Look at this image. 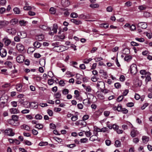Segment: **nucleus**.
Wrapping results in <instances>:
<instances>
[{"instance_id": "f257e3e1", "label": "nucleus", "mask_w": 152, "mask_h": 152, "mask_svg": "<svg viewBox=\"0 0 152 152\" xmlns=\"http://www.w3.org/2000/svg\"><path fill=\"white\" fill-rule=\"evenodd\" d=\"M24 106L26 108H28L30 106L33 108L35 109H37L38 107V104L37 103L35 102H32L31 103H28V102H24L23 103Z\"/></svg>"}, {"instance_id": "f03ea898", "label": "nucleus", "mask_w": 152, "mask_h": 152, "mask_svg": "<svg viewBox=\"0 0 152 152\" xmlns=\"http://www.w3.org/2000/svg\"><path fill=\"white\" fill-rule=\"evenodd\" d=\"M8 99V96L6 94H4L2 96L0 99V105L1 107H3L6 105Z\"/></svg>"}, {"instance_id": "7ed1b4c3", "label": "nucleus", "mask_w": 152, "mask_h": 152, "mask_svg": "<svg viewBox=\"0 0 152 152\" xmlns=\"http://www.w3.org/2000/svg\"><path fill=\"white\" fill-rule=\"evenodd\" d=\"M140 73L142 75H146L145 81L146 83L150 81L151 80L150 75L151 74L149 72H146L145 70H141L140 71Z\"/></svg>"}, {"instance_id": "20e7f679", "label": "nucleus", "mask_w": 152, "mask_h": 152, "mask_svg": "<svg viewBox=\"0 0 152 152\" xmlns=\"http://www.w3.org/2000/svg\"><path fill=\"white\" fill-rule=\"evenodd\" d=\"M130 71L131 73L133 75H135L137 73V66L136 64H132L131 66L130 67Z\"/></svg>"}, {"instance_id": "39448f33", "label": "nucleus", "mask_w": 152, "mask_h": 152, "mask_svg": "<svg viewBox=\"0 0 152 152\" xmlns=\"http://www.w3.org/2000/svg\"><path fill=\"white\" fill-rule=\"evenodd\" d=\"M66 50L65 47L64 46L60 45L57 47H55L54 50L57 52H62Z\"/></svg>"}, {"instance_id": "423d86ee", "label": "nucleus", "mask_w": 152, "mask_h": 152, "mask_svg": "<svg viewBox=\"0 0 152 152\" xmlns=\"http://www.w3.org/2000/svg\"><path fill=\"white\" fill-rule=\"evenodd\" d=\"M5 132L7 135L10 136H13L15 134V133L12 132V129L10 128L7 129L5 131Z\"/></svg>"}, {"instance_id": "0eeeda50", "label": "nucleus", "mask_w": 152, "mask_h": 152, "mask_svg": "<svg viewBox=\"0 0 152 152\" xmlns=\"http://www.w3.org/2000/svg\"><path fill=\"white\" fill-rule=\"evenodd\" d=\"M24 60V57L22 55H20L16 58L17 61L19 63H21L23 62Z\"/></svg>"}, {"instance_id": "6e6552de", "label": "nucleus", "mask_w": 152, "mask_h": 152, "mask_svg": "<svg viewBox=\"0 0 152 152\" xmlns=\"http://www.w3.org/2000/svg\"><path fill=\"white\" fill-rule=\"evenodd\" d=\"M2 40L3 42H4L5 45L7 46H8L11 43V42L10 39H8L7 37L4 38Z\"/></svg>"}, {"instance_id": "1a4fd4ad", "label": "nucleus", "mask_w": 152, "mask_h": 152, "mask_svg": "<svg viewBox=\"0 0 152 152\" xmlns=\"http://www.w3.org/2000/svg\"><path fill=\"white\" fill-rule=\"evenodd\" d=\"M16 47L18 50L20 52H23L24 48L23 45L20 43L17 44Z\"/></svg>"}, {"instance_id": "9d476101", "label": "nucleus", "mask_w": 152, "mask_h": 152, "mask_svg": "<svg viewBox=\"0 0 152 152\" xmlns=\"http://www.w3.org/2000/svg\"><path fill=\"white\" fill-rule=\"evenodd\" d=\"M138 26L142 29H145L147 27V25L145 22H140L138 24Z\"/></svg>"}, {"instance_id": "9b49d317", "label": "nucleus", "mask_w": 152, "mask_h": 152, "mask_svg": "<svg viewBox=\"0 0 152 152\" xmlns=\"http://www.w3.org/2000/svg\"><path fill=\"white\" fill-rule=\"evenodd\" d=\"M138 134V132L136 129L133 128L131 131V135L132 137H134L136 136Z\"/></svg>"}, {"instance_id": "f8f14e48", "label": "nucleus", "mask_w": 152, "mask_h": 152, "mask_svg": "<svg viewBox=\"0 0 152 152\" xmlns=\"http://www.w3.org/2000/svg\"><path fill=\"white\" fill-rule=\"evenodd\" d=\"M9 24V22L6 21L0 20V28H2L7 26Z\"/></svg>"}, {"instance_id": "ddd939ff", "label": "nucleus", "mask_w": 152, "mask_h": 152, "mask_svg": "<svg viewBox=\"0 0 152 152\" xmlns=\"http://www.w3.org/2000/svg\"><path fill=\"white\" fill-rule=\"evenodd\" d=\"M50 31H53V32L55 33H56L57 32V30L58 29V26L55 23L53 24V28H48Z\"/></svg>"}, {"instance_id": "4468645a", "label": "nucleus", "mask_w": 152, "mask_h": 152, "mask_svg": "<svg viewBox=\"0 0 152 152\" xmlns=\"http://www.w3.org/2000/svg\"><path fill=\"white\" fill-rule=\"evenodd\" d=\"M61 3L62 5L64 7H67L70 4L69 1L68 0H62Z\"/></svg>"}, {"instance_id": "2eb2a0df", "label": "nucleus", "mask_w": 152, "mask_h": 152, "mask_svg": "<svg viewBox=\"0 0 152 152\" xmlns=\"http://www.w3.org/2000/svg\"><path fill=\"white\" fill-rule=\"evenodd\" d=\"M98 135V133H96L94 135H92L89 138V140L94 141L95 140H97L98 137H97V135Z\"/></svg>"}, {"instance_id": "dca6fc26", "label": "nucleus", "mask_w": 152, "mask_h": 152, "mask_svg": "<svg viewBox=\"0 0 152 152\" xmlns=\"http://www.w3.org/2000/svg\"><path fill=\"white\" fill-rule=\"evenodd\" d=\"M6 31L9 33L12 34H15L16 32L15 29L13 28H8L7 29Z\"/></svg>"}, {"instance_id": "f3484780", "label": "nucleus", "mask_w": 152, "mask_h": 152, "mask_svg": "<svg viewBox=\"0 0 152 152\" xmlns=\"http://www.w3.org/2000/svg\"><path fill=\"white\" fill-rule=\"evenodd\" d=\"M7 51L4 49H1L0 50V55L2 57H5L7 55Z\"/></svg>"}, {"instance_id": "a211bd4d", "label": "nucleus", "mask_w": 152, "mask_h": 152, "mask_svg": "<svg viewBox=\"0 0 152 152\" xmlns=\"http://www.w3.org/2000/svg\"><path fill=\"white\" fill-rule=\"evenodd\" d=\"M71 21L76 25H79L82 23V22L80 20L75 19H72L71 20Z\"/></svg>"}, {"instance_id": "6ab92c4d", "label": "nucleus", "mask_w": 152, "mask_h": 152, "mask_svg": "<svg viewBox=\"0 0 152 152\" xmlns=\"http://www.w3.org/2000/svg\"><path fill=\"white\" fill-rule=\"evenodd\" d=\"M83 104L86 106H89L90 104L89 100L88 99H86L83 100Z\"/></svg>"}, {"instance_id": "aec40b11", "label": "nucleus", "mask_w": 152, "mask_h": 152, "mask_svg": "<svg viewBox=\"0 0 152 152\" xmlns=\"http://www.w3.org/2000/svg\"><path fill=\"white\" fill-rule=\"evenodd\" d=\"M10 111L11 113L12 114H15L19 113V111L18 110L14 108H11L10 110Z\"/></svg>"}, {"instance_id": "412c9836", "label": "nucleus", "mask_w": 152, "mask_h": 152, "mask_svg": "<svg viewBox=\"0 0 152 152\" xmlns=\"http://www.w3.org/2000/svg\"><path fill=\"white\" fill-rule=\"evenodd\" d=\"M149 137L143 136L142 137V140L143 142L144 143H147L149 140Z\"/></svg>"}, {"instance_id": "4be33fe9", "label": "nucleus", "mask_w": 152, "mask_h": 152, "mask_svg": "<svg viewBox=\"0 0 152 152\" xmlns=\"http://www.w3.org/2000/svg\"><path fill=\"white\" fill-rule=\"evenodd\" d=\"M12 119L10 120L11 122H15V121H17L18 119V117L16 115H13L12 116Z\"/></svg>"}, {"instance_id": "5701e85b", "label": "nucleus", "mask_w": 152, "mask_h": 152, "mask_svg": "<svg viewBox=\"0 0 152 152\" xmlns=\"http://www.w3.org/2000/svg\"><path fill=\"white\" fill-rule=\"evenodd\" d=\"M42 44L41 43L39 42H35L34 43L33 45L34 47L39 48L41 45Z\"/></svg>"}, {"instance_id": "b1692460", "label": "nucleus", "mask_w": 152, "mask_h": 152, "mask_svg": "<svg viewBox=\"0 0 152 152\" xmlns=\"http://www.w3.org/2000/svg\"><path fill=\"white\" fill-rule=\"evenodd\" d=\"M50 13L52 14H54L56 12V9L53 7H51L49 10Z\"/></svg>"}, {"instance_id": "393cba45", "label": "nucleus", "mask_w": 152, "mask_h": 152, "mask_svg": "<svg viewBox=\"0 0 152 152\" xmlns=\"http://www.w3.org/2000/svg\"><path fill=\"white\" fill-rule=\"evenodd\" d=\"M132 57L131 56H126L124 58V59L127 61H129L132 59Z\"/></svg>"}, {"instance_id": "a878e982", "label": "nucleus", "mask_w": 152, "mask_h": 152, "mask_svg": "<svg viewBox=\"0 0 152 152\" xmlns=\"http://www.w3.org/2000/svg\"><path fill=\"white\" fill-rule=\"evenodd\" d=\"M22 86L21 84H17L16 86V88L18 91L21 92L22 91L21 89Z\"/></svg>"}, {"instance_id": "bb28decb", "label": "nucleus", "mask_w": 152, "mask_h": 152, "mask_svg": "<svg viewBox=\"0 0 152 152\" xmlns=\"http://www.w3.org/2000/svg\"><path fill=\"white\" fill-rule=\"evenodd\" d=\"M35 49L34 47H30L28 49L27 52L29 53H33L35 50Z\"/></svg>"}, {"instance_id": "cd10ccee", "label": "nucleus", "mask_w": 152, "mask_h": 152, "mask_svg": "<svg viewBox=\"0 0 152 152\" xmlns=\"http://www.w3.org/2000/svg\"><path fill=\"white\" fill-rule=\"evenodd\" d=\"M115 145L116 147H120L121 145V142L118 140H116L115 142Z\"/></svg>"}, {"instance_id": "c85d7f7f", "label": "nucleus", "mask_w": 152, "mask_h": 152, "mask_svg": "<svg viewBox=\"0 0 152 152\" xmlns=\"http://www.w3.org/2000/svg\"><path fill=\"white\" fill-rule=\"evenodd\" d=\"M43 125L42 124L37 123L35 126V128L39 129H41L43 128Z\"/></svg>"}, {"instance_id": "c756f323", "label": "nucleus", "mask_w": 152, "mask_h": 152, "mask_svg": "<svg viewBox=\"0 0 152 152\" xmlns=\"http://www.w3.org/2000/svg\"><path fill=\"white\" fill-rule=\"evenodd\" d=\"M27 22L25 21L24 20H22L19 21L20 25L22 26H25Z\"/></svg>"}, {"instance_id": "7c9ffc66", "label": "nucleus", "mask_w": 152, "mask_h": 152, "mask_svg": "<svg viewBox=\"0 0 152 152\" xmlns=\"http://www.w3.org/2000/svg\"><path fill=\"white\" fill-rule=\"evenodd\" d=\"M44 38V36L42 34H41L37 36V39L39 41H42Z\"/></svg>"}, {"instance_id": "2f4dec72", "label": "nucleus", "mask_w": 152, "mask_h": 152, "mask_svg": "<svg viewBox=\"0 0 152 152\" xmlns=\"http://www.w3.org/2000/svg\"><path fill=\"white\" fill-rule=\"evenodd\" d=\"M13 11L15 14H19L20 13V10L17 7H15L13 9Z\"/></svg>"}, {"instance_id": "473e14b6", "label": "nucleus", "mask_w": 152, "mask_h": 152, "mask_svg": "<svg viewBox=\"0 0 152 152\" xmlns=\"http://www.w3.org/2000/svg\"><path fill=\"white\" fill-rule=\"evenodd\" d=\"M99 6V5L97 4H91L90 5V7L93 8H97Z\"/></svg>"}, {"instance_id": "72a5a7b5", "label": "nucleus", "mask_w": 152, "mask_h": 152, "mask_svg": "<svg viewBox=\"0 0 152 152\" xmlns=\"http://www.w3.org/2000/svg\"><path fill=\"white\" fill-rule=\"evenodd\" d=\"M83 132L85 133L86 136L88 137H89L92 134V133L89 131H83Z\"/></svg>"}, {"instance_id": "f704fd0d", "label": "nucleus", "mask_w": 152, "mask_h": 152, "mask_svg": "<svg viewBox=\"0 0 152 152\" xmlns=\"http://www.w3.org/2000/svg\"><path fill=\"white\" fill-rule=\"evenodd\" d=\"M70 17L73 18H77L78 17V15L77 13L74 12L71 14Z\"/></svg>"}, {"instance_id": "c9c22d12", "label": "nucleus", "mask_w": 152, "mask_h": 152, "mask_svg": "<svg viewBox=\"0 0 152 152\" xmlns=\"http://www.w3.org/2000/svg\"><path fill=\"white\" fill-rule=\"evenodd\" d=\"M88 141V139L87 138H83L80 140V142L81 143H86Z\"/></svg>"}, {"instance_id": "e433bc0d", "label": "nucleus", "mask_w": 152, "mask_h": 152, "mask_svg": "<svg viewBox=\"0 0 152 152\" xmlns=\"http://www.w3.org/2000/svg\"><path fill=\"white\" fill-rule=\"evenodd\" d=\"M48 144V142H40L39 144V145L40 146H45Z\"/></svg>"}, {"instance_id": "4c0bfd02", "label": "nucleus", "mask_w": 152, "mask_h": 152, "mask_svg": "<svg viewBox=\"0 0 152 152\" xmlns=\"http://www.w3.org/2000/svg\"><path fill=\"white\" fill-rule=\"evenodd\" d=\"M122 108L121 104H118L117 107V110L118 112H121Z\"/></svg>"}, {"instance_id": "58836bf2", "label": "nucleus", "mask_w": 152, "mask_h": 152, "mask_svg": "<svg viewBox=\"0 0 152 152\" xmlns=\"http://www.w3.org/2000/svg\"><path fill=\"white\" fill-rule=\"evenodd\" d=\"M18 34V36H19L20 35H22V34H23L24 35L22 37V38H24L26 37V33L23 31H22L21 32H20Z\"/></svg>"}, {"instance_id": "ea45409f", "label": "nucleus", "mask_w": 152, "mask_h": 152, "mask_svg": "<svg viewBox=\"0 0 152 152\" xmlns=\"http://www.w3.org/2000/svg\"><path fill=\"white\" fill-rule=\"evenodd\" d=\"M22 126L24 129L28 131L30 130V128L28 126L24 124Z\"/></svg>"}, {"instance_id": "a19ab883", "label": "nucleus", "mask_w": 152, "mask_h": 152, "mask_svg": "<svg viewBox=\"0 0 152 152\" xmlns=\"http://www.w3.org/2000/svg\"><path fill=\"white\" fill-rule=\"evenodd\" d=\"M59 85L61 86H64L65 84V83L63 80H60L59 82Z\"/></svg>"}, {"instance_id": "79ce46f5", "label": "nucleus", "mask_w": 152, "mask_h": 152, "mask_svg": "<svg viewBox=\"0 0 152 152\" xmlns=\"http://www.w3.org/2000/svg\"><path fill=\"white\" fill-rule=\"evenodd\" d=\"M23 9L25 10H31V7L29 6H25L23 7Z\"/></svg>"}, {"instance_id": "37998d69", "label": "nucleus", "mask_w": 152, "mask_h": 152, "mask_svg": "<svg viewBox=\"0 0 152 152\" xmlns=\"http://www.w3.org/2000/svg\"><path fill=\"white\" fill-rule=\"evenodd\" d=\"M55 98L59 99L61 98V94L59 92H57L55 94Z\"/></svg>"}, {"instance_id": "c03bdc74", "label": "nucleus", "mask_w": 152, "mask_h": 152, "mask_svg": "<svg viewBox=\"0 0 152 152\" xmlns=\"http://www.w3.org/2000/svg\"><path fill=\"white\" fill-rule=\"evenodd\" d=\"M42 118L41 115L39 114H37L35 116V118L36 119L40 120Z\"/></svg>"}, {"instance_id": "a18cd8bd", "label": "nucleus", "mask_w": 152, "mask_h": 152, "mask_svg": "<svg viewBox=\"0 0 152 152\" xmlns=\"http://www.w3.org/2000/svg\"><path fill=\"white\" fill-rule=\"evenodd\" d=\"M114 86L116 88H119L121 87V85L119 83H115Z\"/></svg>"}, {"instance_id": "49530a36", "label": "nucleus", "mask_w": 152, "mask_h": 152, "mask_svg": "<svg viewBox=\"0 0 152 152\" xmlns=\"http://www.w3.org/2000/svg\"><path fill=\"white\" fill-rule=\"evenodd\" d=\"M71 119L73 121H75L78 119V116L77 115H73L71 117Z\"/></svg>"}, {"instance_id": "de8ad7c7", "label": "nucleus", "mask_w": 152, "mask_h": 152, "mask_svg": "<svg viewBox=\"0 0 152 152\" xmlns=\"http://www.w3.org/2000/svg\"><path fill=\"white\" fill-rule=\"evenodd\" d=\"M69 93V90L67 89H64L62 91V93L64 95H66Z\"/></svg>"}, {"instance_id": "09e8293b", "label": "nucleus", "mask_w": 152, "mask_h": 152, "mask_svg": "<svg viewBox=\"0 0 152 152\" xmlns=\"http://www.w3.org/2000/svg\"><path fill=\"white\" fill-rule=\"evenodd\" d=\"M5 65L8 66L9 67L12 66V63L10 61H7L4 63Z\"/></svg>"}, {"instance_id": "8fccbe9b", "label": "nucleus", "mask_w": 152, "mask_h": 152, "mask_svg": "<svg viewBox=\"0 0 152 152\" xmlns=\"http://www.w3.org/2000/svg\"><path fill=\"white\" fill-rule=\"evenodd\" d=\"M47 113L49 116H52L53 115V111L50 110H47Z\"/></svg>"}, {"instance_id": "3c124183", "label": "nucleus", "mask_w": 152, "mask_h": 152, "mask_svg": "<svg viewBox=\"0 0 152 152\" xmlns=\"http://www.w3.org/2000/svg\"><path fill=\"white\" fill-rule=\"evenodd\" d=\"M123 99V96H119L117 98V101L118 102L121 101Z\"/></svg>"}, {"instance_id": "603ef678", "label": "nucleus", "mask_w": 152, "mask_h": 152, "mask_svg": "<svg viewBox=\"0 0 152 152\" xmlns=\"http://www.w3.org/2000/svg\"><path fill=\"white\" fill-rule=\"evenodd\" d=\"M12 105L14 107H16L17 106V102L16 101L12 102L11 103Z\"/></svg>"}, {"instance_id": "864d4df0", "label": "nucleus", "mask_w": 152, "mask_h": 152, "mask_svg": "<svg viewBox=\"0 0 152 152\" xmlns=\"http://www.w3.org/2000/svg\"><path fill=\"white\" fill-rule=\"evenodd\" d=\"M50 128L52 129H54L56 128V125L55 124L52 123L50 124Z\"/></svg>"}, {"instance_id": "5fc2aeb1", "label": "nucleus", "mask_w": 152, "mask_h": 152, "mask_svg": "<svg viewBox=\"0 0 152 152\" xmlns=\"http://www.w3.org/2000/svg\"><path fill=\"white\" fill-rule=\"evenodd\" d=\"M126 105L128 107H131L134 106V104L133 102H130L127 103L126 104Z\"/></svg>"}, {"instance_id": "6e6d98bb", "label": "nucleus", "mask_w": 152, "mask_h": 152, "mask_svg": "<svg viewBox=\"0 0 152 152\" xmlns=\"http://www.w3.org/2000/svg\"><path fill=\"white\" fill-rule=\"evenodd\" d=\"M24 143L28 145H31V142L28 140H24Z\"/></svg>"}, {"instance_id": "4d7b16f0", "label": "nucleus", "mask_w": 152, "mask_h": 152, "mask_svg": "<svg viewBox=\"0 0 152 152\" xmlns=\"http://www.w3.org/2000/svg\"><path fill=\"white\" fill-rule=\"evenodd\" d=\"M29 110L27 109H25L22 110L21 111V113L22 114H26L28 113L29 112Z\"/></svg>"}, {"instance_id": "13d9d810", "label": "nucleus", "mask_w": 152, "mask_h": 152, "mask_svg": "<svg viewBox=\"0 0 152 152\" xmlns=\"http://www.w3.org/2000/svg\"><path fill=\"white\" fill-rule=\"evenodd\" d=\"M6 10V9L4 7H1L0 8V13L3 14L4 13Z\"/></svg>"}, {"instance_id": "bf43d9fd", "label": "nucleus", "mask_w": 152, "mask_h": 152, "mask_svg": "<svg viewBox=\"0 0 152 152\" xmlns=\"http://www.w3.org/2000/svg\"><path fill=\"white\" fill-rule=\"evenodd\" d=\"M106 10L108 12H111L113 10V8L110 6H109L107 8Z\"/></svg>"}, {"instance_id": "052dcab7", "label": "nucleus", "mask_w": 152, "mask_h": 152, "mask_svg": "<svg viewBox=\"0 0 152 152\" xmlns=\"http://www.w3.org/2000/svg\"><path fill=\"white\" fill-rule=\"evenodd\" d=\"M128 110L125 108H122L121 112L123 113L126 114L128 113Z\"/></svg>"}, {"instance_id": "680f3d73", "label": "nucleus", "mask_w": 152, "mask_h": 152, "mask_svg": "<svg viewBox=\"0 0 152 152\" xmlns=\"http://www.w3.org/2000/svg\"><path fill=\"white\" fill-rule=\"evenodd\" d=\"M48 83L49 85H51L53 83V80L52 79H50L48 80Z\"/></svg>"}, {"instance_id": "e2e57ef3", "label": "nucleus", "mask_w": 152, "mask_h": 152, "mask_svg": "<svg viewBox=\"0 0 152 152\" xmlns=\"http://www.w3.org/2000/svg\"><path fill=\"white\" fill-rule=\"evenodd\" d=\"M34 57L35 58H39L41 57V55L40 54L38 53H35L34 54Z\"/></svg>"}, {"instance_id": "0e129e2a", "label": "nucleus", "mask_w": 152, "mask_h": 152, "mask_svg": "<svg viewBox=\"0 0 152 152\" xmlns=\"http://www.w3.org/2000/svg\"><path fill=\"white\" fill-rule=\"evenodd\" d=\"M6 2V0H1L0 1V4L1 5L3 6L5 4Z\"/></svg>"}, {"instance_id": "69168bd1", "label": "nucleus", "mask_w": 152, "mask_h": 152, "mask_svg": "<svg viewBox=\"0 0 152 152\" xmlns=\"http://www.w3.org/2000/svg\"><path fill=\"white\" fill-rule=\"evenodd\" d=\"M131 45L132 46H138L139 45V44L137 43L134 42V41H132L131 42Z\"/></svg>"}, {"instance_id": "338daca9", "label": "nucleus", "mask_w": 152, "mask_h": 152, "mask_svg": "<svg viewBox=\"0 0 152 152\" xmlns=\"http://www.w3.org/2000/svg\"><path fill=\"white\" fill-rule=\"evenodd\" d=\"M85 89L88 92H91V87L89 86L86 87L85 88Z\"/></svg>"}, {"instance_id": "774afa93", "label": "nucleus", "mask_w": 152, "mask_h": 152, "mask_svg": "<svg viewBox=\"0 0 152 152\" xmlns=\"http://www.w3.org/2000/svg\"><path fill=\"white\" fill-rule=\"evenodd\" d=\"M17 19H14L11 20V23H12V24L14 25L15 24L17 23Z\"/></svg>"}]
</instances>
